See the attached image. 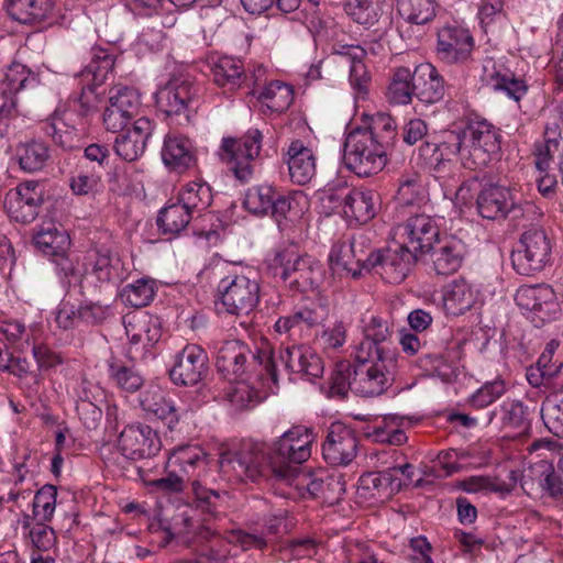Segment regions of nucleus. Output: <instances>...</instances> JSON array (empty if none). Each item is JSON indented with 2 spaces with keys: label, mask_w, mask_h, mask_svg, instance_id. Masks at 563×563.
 <instances>
[{
  "label": "nucleus",
  "mask_w": 563,
  "mask_h": 563,
  "mask_svg": "<svg viewBox=\"0 0 563 563\" xmlns=\"http://www.w3.org/2000/svg\"><path fill=\"white\" fill-rule=\"evenodd\" d=\"M177 200L190 211L192 216L200 214L212 202V191L208 184L191 181L183 187Z\"/></svg>",
  "instance_id": "45"
},
{
  "label": "nucleus",
  "mask_w": 563,
  "mask_h": 563,
  "mask_svg": "<svg viewBox=\"0 0 563 563\" xmlns=\"http://www.w3.org/2000/svg\"><path fill=\"white\" fill-rule=\"evenodd\" d=\"M560 346L556 339L550 340L537 363L527 368L526 377L531 387L547 386L553 383V378L563 376V364H552V358Z\"/></svg>",
  "instance_id": "34"
},
{
  "label": "nucleus",
  "mask_w": 563,
  "mask_h": 563,
  "mask_svg": "<svg viewBox=\"0 0 563 563\" xmlns=\"http://www.w3.org/2000/svg\"><path fill=\"white\" fill-rule=\"evenodd\" d=\"M415 73L408 67L395 69L386 90V99L394 106L409 104L415 96Z\"/></svg>",
  "instance_id": "41"
},
{
  "label": "nucleus",
  "mask_w": 563,
  "mask_h": 563,
  "mask_svg": "<svg viewBox=\"0 0 563 563\" xmlns=\"http://www.w3.org/2000/svg\"><path fill=\"white\" fill-rule=\"evenodd\" d=\"M191 489L195 497L194 504L196 509L208 516V518L203 520L208 521L211 518L217 519L222 501L220 493L202 486L198 479H192Z\"/></svg>",
  "instance_id": "52"
},
{
  "label": "nucleus",
  "mask_w": 563,
  "mask_h": 563,
  "mask_svg": "<svg viewBox=\"0 0 563 563\" xmlns=\"http://www.w3.org/2000/svg\"><path fill=\"white\" fill-rule=\"evenodd\" d=\"M292 486L297 489L306 487L308 493L317 498H321L323 503L334 505L345 493V482L342 474L316 475L309 474V479L299 483L296 481Z\"/></svg>",
  "instance_id": "32"
},
{
  "label": "nucleus",
  "mask_w": 563,
  "mask_h": 563,
  "mask_svg": "<svg viewBox=\"0 0 563 563\" xmlns=\"http://www.w3.org/2000/svg\"><path fill=\"white\" fill-rule=\"evenodd\" d=\"M383 8L384 0H350L346 12L353 21L369 27L379 21Z\"/></svg>",
  "instance_id": "50"
},
{
  "label": "nucleus",
  "mask_w": 563,
  "mask_h": 563,
  "mask_svg": "<svg viewBox=\"0 0 563 563\" xmlns=\"http://www.w3.org/2000/svg\"><path fill=\"white\" fill-rule=\"evenodd\" d=\"M478 213L488 220L505 218L516 205L508 188L497 185L484 187L476 200Z\"/></svg>",
  "instance_id": "27"
},
{
  "label": "nucleus",
  "mask_w": 563,
  "mask_h": 563,
  "mask_svg": "<svg viewBox=\"0 0 563 563\" xmlns=\"http://www.w3.org/2000/svg\"><path fill=\"white\" fill-rule=\"evenodd\" d=\"M481 80L488 89L503 91L516 101L521 100L528 91L525 80L516 78L509 69L497 65L492 58L484 62Z\"/></svg>",
  "instance_id": "25"
},
{
  "label": "nucleus",
  "mask_w": 563,
  "mask_h": 563,
  "mask_svg": "<svg viewBox=\"0 0 563 563\" xmlns=\"http://www.w3.org/2000/svg\"><path fill=\"white\" fill-rule=\"evenodd\" d=\"M356 129L373 136L374 141L387 151L394 146L397 136L396 122L385 112L373 114L366 125Z\"/></svg>",
  "instance_id": "44"
},
{
  "label": "nucleus",
  "mask_w": 563,
  "mask_h": 563,
  "mask_svg": "<svg viewBox=\"0 0 563 563\" xmlns=\"http://www.w3.org/2000/svg\"><path fill=\"white\" fill-rule=\"evenodd\" d=\"M258 365L260 382L263 385H278V371L271 352L253 353L247 345L238 340L223 343L219 349L216 366L219 374L230 384H245L251 376V368Z\"/></svg>",
  "instance_id": "2"
},
{
  "label": "nucleus",
  "mask_w": 563,
  "mask_h": 563,
  "mask_svg": "<svg viewBox=\"0 0 563 563\" xmlns=\"http://www.w3.org/2000/svg\"><path fill=\"white\" fill-rule=\"evenodd\" d=\"M421 156L433 166L435 172H439L444 165V162H449L451 156L456 154L454 142H443L441 144L424 143L420 147Z\"/></svg>",
  "instance_id": "60"
},
{
  "label": "nucleus",
  "mask_w": 563,
  "mask_h": 563,
  "mask_svg": "<svg viewBox=\"0 0 563 563\" xmlns=\"http://www.w3.org/2000/svg\"><path fill=\"white\" fill-rule=\"evenodd\" d=\"M415 96L424 103H435L444 97V81L434 66L418 65L415 70Z\"/></svg>",
  "instance_id": "36"
},
{
  "label": "nucleus",
  "mask_w": 563,
  "mask_h": 563,
  "mask_svg": "<svg viewBox=\"0 0 563 563\" xmlns=\"http://www.w3.org/2000/svg\"><path fill=\"white\" fill-rule=\"evenodd\" d=\"M208 375L209 358L207 352L197 344H187L177 354L176 362L169 371L173 383L185 387L205 384Z\"/></svg>",
  "instance_id": "16"
},
{
  "label": "nucleus",
  "mask_w": 563,
  "mask_h": 563,
  "mask_svg": "<svg viewBox=\"0 0 563 563\" xmlns=\"http://www.w3.org/2000/svg\"><path fill=\"white\" fill-rule=\"evenodd\" d=\"M385 353V345L367 340L364 335L363 340L354 347V356L357 363L364 365L367 362L377 361V363L368 367L366 371L367 380L373 385L384 386L386 384H391L389 382L390 373L384 371Z\"/></svg>",
  "instance_id": "28"
},
{
  "label": "nucleus",
  "mask_w": 563,
  "mask_h": 563,
  "mask_svg": "<svg viewBox=\"0 0 563 563\" xmlns=\"http://www.w3.org/2000/svg\"><path fill=\"white\" fill-rule=\"evenodd\" d=\"M397 11L409 23L422 25L437 14L435 0H397Z\"/></svg>",
  "instance_id": "47"
},
{
  "label": "nucleus",
  "mask_w": 563,
  "mask_h": 563,
  "mask_svg": "<svg viewBox=\"0 0 563 563\" xmlns=\"http://www.w3.org/2000/svg\"><path fill=\"white\" fill-rule=\"evenodd\" d=\"M395 234L401 240V244L412 250L415 254L430 252L440 239L435 220L426 213L407 218L395 228Z\"/></svg>",
  "instance_id": "15"
},
{
  "label": "nucleus",
  "mask_w": 563,
  "mask_h": 563,
  "mask_svg": "<svg viewBox=\"0 0 563 563\" xmlns=\"http://www.w3.org/2000/svg\"><path fill=\"white\" fill-rule=\"evenodd\" d=\"M221 397L234 411L251 409L267 398L266 389H223Z\"/></svg>",
  "instance_id": "53"
},
{
  "label": "nucleus",
  "mask_w": 563,
  "mask_h": 563,
  "mask_svg": "<svg viewBox=\"0 0 563 563\" xmlns=\"http://www.w3.org/2000/svg\"><path fill=\"white\" fill-rule=\"evenodd\" d=\"M168 474L161 478H151L144 466L137 467L139 477L145 485L152 486L164 493H180L184 490L187 478L176 468H168Z\"/></svg>",
  "instance_id": "57"
},
{
  "label": "nucleus",
  "mask_w": 563,
  "mask_h": 563,
  "mask_svg": "<svg viewBox=\"0 0 563 563\" xmlns=\"http://www.w3.org/2000/svg\"><path fill=\"white\" fill-rule=\"evenodd\" d=\"M300 328L312 329L320 325L328 318V309L320 302H312L295 311Z\"/></svg>",
  "instance_id": "64"
},
{
  "label": "nucleus",
  "mask_w": 563,
  "mask_h": 563,
  "mask_svg": "<svg viewBox=\"0 0 563 563\" xmlns=\"http://www.w3.org/2000/svg\"><path fill=\"white\" fill-rule=\"evenodd\" d=\"M362 333L371 341L385 345L393 335L390 322L379 316H369L362 320Z\"/></svg>",
  "instance_id": "59"
},
{
  "label": "nucleus",
  "mask_w": 563,
  "mask_h": 563,
  "mask_svg": "<svg viewBox=\"0 0 563 563\" xmlns=\"http://www.w3.org/2000/svg\"><path fill=\"white\" fill-rule=\"evenodd\" d=\"M432 269L437 275L448 276L457 272L465 260L466 246L455 236L439 239L430 250Z\"/></svg>",
  "instance_id": "24"
},
{
  "label": "nucleus",
  "mask_w": 563,
  "mask_h": 563,
  "mask_svg": "<svg viewBox=\"0 0 563 563\" xmlns=\"http://www.w3.org/2000/svg\"><path fill=\"white\" fill-rule=\"evenodd\" d=\"M162 158L172 170L184 173L196 162L191 141L184 135H167L162 150Z\"/></svg>",
  "instance_id": "33"
},
{
  "label": "nucleus",
  "mask_w": 563,
  "mask_h": 563,
  "mask_svg": "<svg viewBox=\"0 0 563 563\" xmlns=\"http://www.w3.org/2000/svg\"><path fill=\"white\" fill-rule=\"evenodd\" d=\"M541 415L549 431L563 438V389H558L545 398Z\"/></svg>",
  "instance_id": "51"
},
{
  "label": "nucleus",
  "mask_w": 563,
  "mask_h": 563,
  "mask_svg": "<svg viewBox=\"0 0 563 563\" xmlns=\"http://www.w3.org/2000/svg\"><path fill=\"white\" fill-rule=\"evenodd\" d=\"M201 88L189 79L175 78L155 95L157 108L179 124H189L200 106Z\"/></svg>",
  "instance_id": "5"
},
{
  "label": "nucleus",
  "mask_w": 563,
  "mask_h": 563,
  "mask_svg": "<svg viewBox=\"0 0 563 563\" xmlns=\"http://www.w3.org/2000/svg\"><path fill=\"white\" fill-rule=\"evenodd\" d=\"M220 464L225 473L244 482H255L271 473L269 453L265 445L255 441H243L236 449L222 453Z\"/></svg>",
  "instance_id": "7"
},
{
  "label": "nucleus",
  "mask_w": 563,
  "mask_h": 563,
  "mask_svg": "<svg viewBox=\"0 0 563 563\" xmlns=\"http://www.w3.org/2000/svg\"><path fill=\"white\" fill-rule=\"evenodd\" d=\"M417 254L402 244L396 249L378 250L367 254V272L375 271L389 284H399L410 273Z\"/></svg>",
  "instance_id": "13"
},
{
  "label": "nucleus",
  "mask_w": 563,
  "mask_h": 563,
  "mask_svg": "<svg viewBox=\"0 0 563 563\" xmlns=\"http://www.w3.org/2000/svg\"><path fill=\"white\" fill-rule=\"evenodd\" d=\"M140 108L141 99L135 88L114 85L109 89L108 106L102 117L106 130L112 133L124 131L128 124L135 120Z\"/></svg>",
  "instance_id": "12"
},
{
  "label": "nucleus",
  "mask_w": 563,
  "mask_h": 563,
  "mask_svg": "<svg viewBox=\"0 0 563 563\" xmlns=\"http://www.w3.org/2000/svg\"><path fill=\"white\" fill-rule=\"evenodd\" d=\"M110 379L119 387H142L145 383L134 365H126L115 357L108 361Z\"/></svg>",
  "instance_id": "55"
},
{
  "label": "nucleus",
  "mask_w": 563,
  "mask_h": 563,
  "mask_svg": "<svg viewBox=\"0 0 563 563\" xmlns=\"http://www.w3.org/2000/svg\"><path fill=\"white\" fill-rule=\"evenodd\" d=\"M454 145L465 168L482 169L500 151L499 130L485 119L472 120L454 135Z\"/></svg>",
  "instance_id": "3"
},
{
  "label": "nucleus",
  "mask_w": 563,
  "mask_h": 563,
  "mask_svg": "<svg viewBox=\"0 0 563 563\" xmlns=\"http://www.w3.org/2000/svg\"><path fill=\"white\" fill-rule=\"evenodd\" d=\"M192 218L190 211L177 200L158 212L156 224L163 234L177 235L188 227Z\"/></svg>",
  "instance_id": "43"
},
{
  "label": "nucleus",
  "mask_w": 563,
  "mask_h": 563,
  "mask_svg": "<svg viewBox=\"0 0 563 563\" xmlns=\"http://www.w3.org/2000/svg\"><path fill=\"white\" fill-rule=\"evenodd\" d=\"M551 243L543 229L527 230L520 239L519 247L511 253L514 269L523 276L541 272L550 261Z\"/></svg>",
  "instance_id": "10"
},
{
  "label": "nucleus",
  "mask_w": 563,
  "mask_h": 563,
  "mask_svg": "<svg viewBox=\"0 0 563 563\" xmlns=\"http://www.w3.org/2000/svg\"><path fill=\"white\" fill-rule=\"evenodd\" d=\"M437 35V52L445 63H464L471 57L474 38L466 27L456 22L446 23Z\"/></svg>",
  "instance_id": "19"
},
{
  "label": "nucleus",
  "mask_w": 563,
  "mask_h": 563,
  "mask_svg": "<svg viewBox=\"0 0 563 563\" xmlns=\"http://www.w3.org/2000/svg\"><path fill=\"white\" fill-rule=\"evenodd\" d=\"M140 404L145 411L152 412L159 419H166L175 411L174 404L154 389H146L140 398Z\"/></svg>",
  "instance_id": "61"
},
{
  "label": "nucleus",
  "mask_w": 563,
  "mask_h": 563,
  "mask_svg": "<svg viewBox=\"0 0 563 563\" xmlns=\"http://www.w3.org/2000/svg\"><path fill=\"white\" fill-rule=\"evenodd\" d=\"M218 291L224 310L236 318H249L260 302V284L246 275L222 278Z\"/></svg>",
  "instance_id": "9"
},
{
  "label": "nucleus",
  "mask_w": 563,
  "mask_h": 563,
  "mask_svg": "<svg viewBox=\"0 0 563 563\" xmlns=\"http://www.w3.org/2000/svg\"><path fill=\"white\" fill-rule=\"evenodd\" d=\"M347 194V186H329L323 189L319 196L322 212L325 214H331L334 211L341 209L344 213Z\"/></svg>",
  "instance_id": "63"
},
{
  "label": "nucleus",
  "mask_w": 563,
  "mask_h": 563,
  "mask_svg": "<svg viewBox=\"0 0 563 563\" xmlns=\"http://www.w3.org/2000/svg\"><path fill=\"white\" fill-rule=\"evenodd\" d=\"M562 445L554 440H536L528 446L530 472L543 492L551 497L563 494V476L555 472L554 463L561 456Z\"/></svg>",
  "instance_id": "8"
},
{
  "label": "nucleus",
  "mask_w": 563,
  "mask_h": 563,
  "mask_svg": "<svg viewBox=\"0 0 563 563\" xmlns=\"http://www.w3.org/2000/svg\"><path fill=\"white\" fill-rule=\"evenodd\" d=\"M271 267L289 287L299 291L312 288L317 282L319 265L309 256H300L291 250L277 252Z\"/></svg>",
  "instance_id": "11"
},
{
  "label": "nucleus",
  "mask_w": 563,
  "mask_h": 563,
  "mask_svg": "<svg viewBox=\"0 0 563 563\" xmlns=\"http://www.w3.org/2000/svg\"><path fill=\"white\" fill-rule=\"evenodd\" d=\"M9 16L22 24H36L47 20L54 10L53 0H4Z\"/></svg>",
  "instance_id": "35"
},
{
  "label": "nucleus",
  "mask_w": 563,
  "mask_h": 563,
  "mask_svg": "<svg viewBox=\"0 0 563 563\" xmlns=\"http://www.w3.org/2000/svg\"><path fill=\"white\" fill-rule=\"evenodd\" d=\"M276 190L271 185H258L247 189L244 207L254 214H267L272 208Z\"/></svg>",
  "instance_id": "56"
},
{
  "label": "nucleus",
  "mask_w": 563,
  "mask_h": 563,
  "mask_svg": "<svg viewBox=\"0 0 563 563\" xmlns=\"http://www.w3.org/2000/svg\"><path fill=\"white\" fill-rule=\"evenodd\" d=\"M477 299V291L464 278L450 283L443 294V307L448 314L460 316L470 310Z\"/></svg>",
  "instance_id": "38"
},
{
  "label": "nucleus",
  "mask_w": 563,
  "mask_h": 563,
  "mask_svg": "<svg viewBox=\"0 0 563 563\" xmlns=\"http://www.w3.org/2000/svg\"><path fill=\"white\" fill-rule=\"evenodd\" d=\"M263 112L282 113L286 111L294 101V88L282 81L267 84L257 95Z\"/></svg>",
  "instance_id": "40"
},
{
  "label": "nucleus",
  "mask_w": 563,
  "mask_h": 563,
  "mask_svg": "<svg viewBox=\"0 0 563 563\" xmlns=\"http://www.w3.org/2000/svg\"><path fill=\"white\" fill-rule=\"evenodd\" d=\"M114 56L109 54L107 49L93 47L91 49V59L81 73L85 78L91 77L93 86L103 84L114 67Z\"/></svg>",
  "instance_id": "48"
},
{
  "label": "nucleus",
  "mask_w": 563,
  "mask_h": 563,
  "mask_svg": "<svg viewBox=\"0 0 563 563\" xmlns=\"http://www.w3.org/2000/svg\"><path fill=\"white\" fill-rule=\"evenodd\" d=\"M363 246L364 243L353 236L343 235L335 241L329 254V266L333 274L356 278L367 271V255Z\"/></svg>",
  "instance_id": "18"
},
{
  "label": "nucleus",
  "mask_w": 563,
  "mask_h": 563,
  "mask_svg": "<svg viewBox=\"0 0 563 563\" xmlns=\"http://www.w3.org/2000/svg\"><path fill=\"white\" fill-rule=\"evenodd\" d=\"M33 240L37 250L52 257L66 253L69 245L68 235L52 222L43 223Z\"/></svg>",
  "instance_id": "42"
},
{
  "label": "nucleus",
  "mask_w": 563,
  "mask_h": 563,
  "mask_svg": "<svg viewBox=\"0 0 563 563\" xmlns=\"http://www.w3.org/2000/svg\"><path fill=\"white\" fill-rule=\"evenodd\" d=\"M401 423L402 418L397 415L384 416L382 421L367 432V437L378 443L401 445L407 441L405 431L400 429Z\"/></svg>",
  "instance_id": "46"
},
{
  "label": "nucleus",
  "mask_w": 563,
  "mask_h": 563,
  "mask_svg": "<svg viewBox=\"0 0 563 563\" xmlns=\"http://www.w3.org/2000/svg\"><path fill=\"white\" fill-rule=\"evenodd\" d=\"M42 202L38 183L25 181L7 192L4 209L15 222L30 223L37 217Z\"/></svg>",
  "instance_id": "20"
},
{
  "label": "nucleus",
  "mask_w": 563,
  "mask_h": 563,
  "mask_svg": "<svg viewBox=\"0 0 563 563\" xmlns=\"http://www.w3.org/2000/svg\"><path fill=\"white\" fill-rule=\"evenodd\" d=\"M118 263L112 234L102 232L95 244L84 254L82 276L92 277L101 283L110 282Z\"/></svg>",
  "instance_id": "17"
},
{
  "label": "nucleus",
  "mask_w": 563,
  "mask_h": 563,
  "mask_svg": "<svg viewBox=\"0 0 563 563\" xmlns=\"http://www.w3.org/2000/svg\"><path fill=\"white\" fill-rule=\"evenodd\" d=\"M379 208V196L367 188H349L344 217L358 224L369 222Z\"/></svg>",
  "instance_id": "31"
},
{
  "label": "nucleus",
  "mask_w": 563,
  "mask_h": 563,
  "mask_svg": "<svg viewBox=\"0 0 563 563\" xmlns=\"http://www.w3.org/2000/svg\"><path fill=\"white\" fill-rule=\"evenodd\" d=\"M155 128V123L146 117L135 119L131 128L117 136L114 141L115 153L126 162H134L146 150L147 141Z\"/></svg>",
  "instance_id": "23"
},
{
  "label": "nucleus",
  "mask_w": 563,
  "mask_h": 563,
  "mask_svg": "<svg viewBox=\"0 0 563 563\" xmlns=\"http://www.w3.org/2000/svg\"><path fill=\"white\" fill-rule=\"evenodd\" d=\"M211 75L213 82L229 92L239 89L246 77L243 63L231 56L218 57L212 63Z\"/></svg>",
  "instance_id": "37"
},
{
  "label": "nucleus",
  "mask_w": 563,
  "mask_h": 563,
  "mask_svg": "<svg viewBox=\"0 0 563 563\" xmlns=\"http://www.w3.org/2000/svg\"><path fill=\"white\" fill-rule=\"evenodd\" d=\"M26 77L16 79L12 71L0 81V115H9L15 107L14 95L24 87Z\"/></svg>",
  "instance_id": "62"
},
{
  "label": "nucleus",
  "mask_w": 563,
  "mask_h": 563,
  "mask_svg": "<svg viewBox=\"0 0 563 563\" xmlns=\"http://www.w3.org/2000/svg\"><path fill=\"white\" fill-rule=\"evenodd\" d=\"M76 113L71 110H56L44 123L43 130L53 142L63 150L71 151L79 147V133Z\"/></svg>",
  "instance_id": "26"
},
{
  "label": "nucleus",
  "mask_w": 563,
  "mask_h": 563,
  "mask_svg": "<svg viewBox=\"0 0 563 563\" xmlns=\"http://www.w3.org/2000/svg\"><path fill=\"white\" fill-rule=\"evenodd\" d=\"M57 489L54 485H44L34 496L33 517L38 521H49L56 507Z\"/></svg>",
  "instance_id": "58"
},
{
  "label": "nucleus",
  "mask_w": 563,
  "mask_h": 563,
  "mask_svg": "<svg viewBox=\"0 0 563 563\" xmlns=\"http://www.w3.org/2000/svg\"><path fill=\"white\" fill-rule=\"evenodd\" d=\"M387 153L373 136L354 129L346 136L343 161L357 176L368 177L383 170L387 164Z\"/></svg>",
  "instance_id": "6"
},
{
  "label": "nucleus",
  "mask_w": 563,
  "mask_h": 563,
  "mask_svg": "<svg viewBox=\"0 0 563 563\" xmlns=\"http://www.w3.org/2000/svg\"><path fill=\"white\" fill-rule=\"evenodd\" d=\"M358 438L355 431L341 422L330 426L322 445V455L331 465H349L357 455Z\"/></svg>",
  "instance_id": "21"
},
{
  "label": "nucleus",
  "mask_w": 563,
  "mask_h": 563,
  "mask_svg": "<svg viewBox=\"0 0 563 563\" xmlns=\"http://www.w3.org/2000/svg\"><path fill=\"white\" fill-rule=\"evenodd\" d=\"M518 307L530 312L532 321L543 324L560 312L556 295L547 284L520 286L515 295Z\"/></svg>",
  "instance_id": "14"
},
{
  "label": "nucleus",
  "mask_w": 563,
  "mask_h": 563,
  "mask_svg": "<svg viewBox=\"0 0 563 563\" xmlns=\"http://www.w3.org/2000/svg\"><path fill=\"white\" fill-rule=\"evenodd\" d=\"M289 176L292 183L306 185L316 175V156L300 140H294L286 153Z\"/></svg>",
  "instance_id": "30"
},
{
  "label": "nucleus",
  "mask_w": 563,
  "mask_h": 563,
  "mask_svg": "<svg viewBox=\"0 0 563 563\" xmlns=\"http://www.w3.org/2000/svg\"><path fill=\"white\" fill-rule=\"evenodd\" d=\"M154 284L146 279H137L123 287L120 292L121 300L131 307L142 308L154 298Z\"/></svg>",
  "instance_id": "54"
},
{
  "label": "nucleus",
  "mask_w": 563,
  "mask_h": 563,
  "mask_svg": "<svg viewBox=\"0 0 563 563\" xmlns=\"http://www.w3.org/2000/svg\"><path fill=\"white\" fill-rule=\"evenodd\" d=\"M207 465V453L198 445L176 448L166 463L167 468H176L187 478V482L200 477L206 472Z\"/></svg>",
  "instance_id": "29"
},
{
  "label": "nucleus",
  "mask_w": 563,
  "mask_h": 563,
  "mask_svg": "<svg viewBox=\"0 0 563 563\" xmlns=\"http://www.w3.org/2000/svg\"><path fill=\"white\" fill-rule=\"evenodd\" d=\"M397 206L420 208L428 201V190L422 176L417 172L404 173L398 180L395 196Z\"/></svg>",
  "instance_id": "39"
},
{
  "label": "nucleus",
  "mask_w": 563,
  "mask_h": 563,
  "mask_svg": "<svg viewBox=\"0 0 563 563\" xmlns=\"http://www.w3.org/2000/svg\"><path fill=\"white\" fill-rule=\"evenodd\" d=\"M313 441V431L303 426H295L279 437L269 452L271 474L276 483L291 487L296 481L309 479L298 465L310 457Z\"/></svg>",
  "instance_id": "1"
},
{
  "label": "nucleus",
  "mask_w": 563,
  "mask_h": 563,
  "mask_svg": "<svg viewBox=\"0 0 563 563\" xmlns=\"http://www.w3.org/2000/svg\"><path fill=\"white\" fill-rule=\"evenodd\" d=\"M48 146L40 141H31L18 148L20 167L29 173L41 170L49 158Z\"/></svg>",
  "instance_id": "49"
},
{
  "label": "nucleus",
  "mask_w": 563,
  "mask_h": 563,
  "mask_svg": "<svg viewBox=\"0 0 563 563\" xmlns=\"http://www.w3.org/2000/svg\"><path fill=\"white\" fill-rule=\"evenodd\" d=\"M118 449L129 460L150 459L161 450V440L151 427L131 424L121 431Z\"/></svg>",
  "instance_id": "22"
},
{
  "label": "nucleus",
  "mask_w": 563,
  "mask_h": 563,
  "mask_svg": "<svg viewBox=\"0 0 563 563\" xmlns=\"http://www.w3.org/2000/svg\"><path fill=\"white\" fill-rule=\"evenodd\" d=\"M262 142L263 134L258 129H250L240 137L222 139L221 161L241 184L253 179Z\"/></svg>",
  "instance_id": "4"
}]
</instances>
